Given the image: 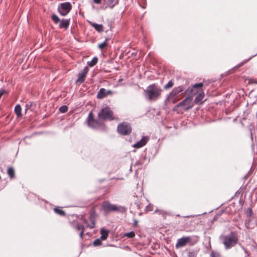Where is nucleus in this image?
<instances>
[{
    "label": "nucleus",
    "mask_w": 257,
    "mask_h": 257,
    "mask_svg": "<svg viewBox=\"0 0 257 257\" xmlns=\"http://www.w3.org/2000/svg\"><path fill=\"white\" fill-rule=\"evenodd\" d=\"M193 99V96L188 94L187 97L181 102L178 104V107L184 106L186 110H188L192 108V104L191 102Z\"/></svg>",
    "instance_id": "nucleus-11"
},
{
    "label": "nucleus",
    "mask_w": 257,
    "mask_h": 257,
    "mask_svg": "<svg viewBox=\"0 0 257 257\" xmlns=\"http://www.w3.org/2000/svg\"><path fill=\"white\" fill-rule=\"evenodd\" d=\"M54 210L55 213L61 216H65L66 215L65 212L60 208H55Z\"/></svg>",
    "instance_id": "nucleus-26"
},
{
    "label": "nucleus",
    "mask_w": 257,
    "mask_h": 257,
    "mask_svg": "<svg viewBox=\"0 0 257 257\" xmlns=\"http://www.w3.org/2000/svg\"><path fill=\"white\" fill-rule=\"evenodd\" d=\"M162 92V89L157 84L153 83L144 90V95L147 100L155 101L161 97Z\"/></svg>",
    "instance_id": "nucleus-1"
},
{
    "label": "nucleus",
    "mask_w": 257,
    "mask_h": 257,
    "mask_svg": "<svg viewBox=\"0 0 257 257\" xmlns=\"http://www.w3.org/2000/svg\"><path fill=\"white\" fill-rule=\"evenodd\" d=\"M108 39H105V41L103 43L100 44L98 45V48L100 50H102L105 47H106L108 45Z\"/></svg>",
    "instance_id": "nucleus-29"
},
{
    "label": "nucleus",
    "mask_w": 257,
    "mask_h": 257,
    "mask_svg": "<svg viewBox=\"0 0 257 257\" xmlns=\"http://www.w3.org/2000/svg\"><path fill=\"white\" fill-rule=\"evenodd\" d=\"M89 23L90 25L98 32H102L103 31V27L102 25L94 23L91 22H89Z\"/></svg>",
    "instance_id": "nucleus-19"
},
{
    "label": "nucleus",
    "mask_w": 257,
    "mask_h": 257,
    "mask_svg": "<svg viewBox=\"0 0 257 257\" xmlns=\"http://www.w3.org/2000/svg\"><path fill=\"white\" fill-rule=\"evenodd\" d=\"M238 241V238L234 232H231L227 235L225 236L223 244L226 249H228L236 244Z\"/></svg>",
    "instance_id": "nucleus-6"
},
{
    "label": "nucleus",
    "mask_w": 257,
    "mask_h": 257,
    "mask_svg": "<svg viewBox=\"0 0 257 257\" xmlns=\"http://www.w3.org/2000/svg\"><path fill=\"white\" fill-rule=\"evenodd\" d=\"M240 246H241V247L242 248V249L245 251L246 252V249H245V248L242 246L240 244H239Z\"/></svg>",
    "instance_id": "nucleus-40"
},
{
    "label": "nucleus",
    "mask_w": 257,
    "mask_h": 257,
    "mask_svg": "<svg viewBox=\"0 0 257 257\" xmlns=\"http://www.w3.org/2000/svg\"><path fill=\"white\" fill-rule=\"evenodd\" d=\"M148 141V139L147 137H143L141 140L138 142H137L136 143H135L133 147L134 148L139 149L140 148L143 146H144L147 143Z\"/></svg>",
    "instance_id": "nucleus-17"
},
{
    "label": "nucleus",
    "mask_w": 257,
    "mask_h": 257,
    "mask_svg": "<svg viewBox=\"0 0 257 257\" xmlns=\"http://www.w3.org/2000/svg\"><path fill=\"white\" fill-rule=\"evenodd\" d=\"M97 62L98 58L96 57H94L91 61L87 62V63L90 67H93L96 64Z\"/></svg>",
    "instance_id": "nucleus-25"
},
{
    "label": "nucleus",
    "mask_w": 257,
    "mask_h": 257,
    "mask_svg": "<svg viewBox=\"0 0 257 257\" xmlns=\"http://www.w3.org/2000/svg\"><path fill=\"white\" fill-rule=\"evenodd\" d=\"M123 237H127L129 238H132L135 236V232L133 231H130L127 233H124Z\"/></svg>",
    "instance_id": "nucleus-27"
},
{
    "label": "nucleus",
    "mask_w": 257,
    "mask_h": 257,
    "mask_svg": "<svg viewBox=\"0 0 257 257\" xmlns=\"http://www.w3.org/2000/svg\"><path fill=\"white\" fill-rule=\"evenodd\" d=\"M165 104L169 108L175 110L177 108V88H174L168 95L165 100Z\"/></svg>",
    "instance_id": "nucleus-3"
},
{
    "label": "nucleus",
    "mask_w": 257,
    "mask_h": 257,
    "mask_svg": "<svg viewBox=\"0 0 257 257\" xmlns=\"http://www.w3.org/2000/svg\"><path fill=\"white\" fill-rule=\"evenodd\" d=\"M192 240L191 236H184L178 239V247H183L189 243Z\"/></svg>",
    "instance_id": "nucleus-15"
},
{
    "label": "nucleus",
    "mask_w": 257,
    "mask_h": 257,
    "mask_svg": "<svg viewBox=\"0 0 257 257\" xmlns=\"http://www.w3.org/2000/svg\"><path fill=\"white\" fill-rule=\"evenodd\" d=\"M70 224L77 231L85 230V227L84 225L78 221H70Z\"/></svg>",
    "instance_id": "nucleus-16"
},
{
    "label": "nucleus",
    "mask_w": 257,
    "mask_h": 257,
    "mask_svg": "<svg viewBox=\"0 0 257 257\" xmlns=\"http://www.w3.org/2000/svg\"><path fill=\"white\" fill-rule=\"evenodd\" d=\"M51 18L55 24H57L60 23L59 25V28L64 29L66 30L69 28L70 22V19H62L60 20L59 17L55 14H53L52 15Z\"/></svg>",
    "instance_id": "nucleus-8"
},
{
    "label": "nucleus",
    "mask_w": 257,
    "mask_h": 257,
    "mask_svg": "<svg viewBox=\"0 0 257 257\" xmlns=\"http://www.w3.org/2000/svg\"><path fill=\"white\" fill-rule=\"evenodd\" d=\"M117 130L119 134L123 136H128L131 133L132 128L130 123L123 122L118 125Z\"/></svg>",
    "instance_id": "nucleus-9"
},
{
    "label": "nucleus",
    "mask_w": 257,
    "mask_h": 257,
    "mask_svg": "<svg viewBox=\"0 0 257 257\" xmlns=\"http://www.w3.org/2000/svg\"><path fill=\"white\" fill-rule=\"evenodd\" d=\"M246 175L244 176V179H246Z\"/></svg>",
    "instance_id": "nucleus-43"
},
{
    "label": "nucleus",
    "mask_w": 257,
    "mask_h": 257,
    "mask_svg": "<svg viewBox=\"0 0 257 257\" xmlns=\"http://www.w3.org/2000/svg\"><path fill=\"white\" fill-rule=\"evenodd\" d=\"M250 136H251V139H252V136L251 134H250Z\"/></svg>",
    "instance_id": "nucleus-42"
},
{
    "label": "nucleus",
    "mask_w": 257,
    "mask_h": 257,
    "mask_svg": "<svg viewBox=\"0 0 257 257\" xmlns=\"http://www.w3.org/2000/svg\"><path fill=\"white\" fill-rule=\"evenodd\" d=\"M180 81L182 82V84L178 86V94L180 92L181 94L186 93L192 95L193 96L197 94L198 92L197 89L201 88L203 86L202 82H199L194 84L192 87L186 89V86L188 83V81L183 78H178V81Z\"/></svg>",
    "instance_id": "nucleus-2"
},
{
    "label": "nucleus",
    "mask_w": 257,
    "mask_h": 257,
    "mask_svg": "<svg viewBox=\"0 0 257 257\" xmlns=\"http://www.w3.org/2000/svg\"><path fill=\"white\" fill-rule=\"evenodd\" d=\"M112 94V91L111 90H106L105 88H101L97 94V98L98 99H103L107 95Z\"/></svg>",
    "instance_id": "nucleus-13"
},
{
    "label": "nucleus",
    "mask_w": 257,
    "mask_h": 257,
    "mask_svg": "<svg viewBox=\"0 0 257 257\" xmlns=\"http://www.w3.org/2000/svg\"><path fill=\"white\" fill-rule=\"evenodd\" d=\"M85 230L81 231L79 233V237L81 239H83L84 236V232Z\"/></svg>",
    "instance_id": "nucleus-38"
},
{
    "label": "nucleus",
    "mask_w": 257,
    "mask_h": 257,
    "mask_svg": "<svg viewBox=\"0 0 257 257\" xmlns=\"http://www.w3.org/2000/svg\"><path fill=\"white\" fill-rule=\"evenodd\" d=\"M81 220L86 224V226H87V224H89L88 222V220L85 218L84 216H83V215L81 216Z\"/></svg>",
    "instance_id": "nucleus-35"
},
{
    "label": "nucleus",
    "mask_w": 257,
    "mask_h": 257,
    "mask_svg": "<svg viewBox=\"0 0 257 257\" xmlns=\"http://www.w3.org/2000/svg\"><path fill=\"white\" fill-rule=\"evenodd\" d=\"M101 240L99 238H97L96 239H95L93 242V244L94 245V246H99L101 244Z\"/></svg>",
    "instance_id": "nucleus-33"
},
{
    "label": "nucleus",
    "mask_w": 257,
    "mask_h": 257,
    "mask_svg": "<svg viewBox=\"0 0 257 257\" xmlns=\"http://www.w3.org/2000/svg\"><path fill=\"white\" fill-rule=\"evenodd\" d=\"M188 256V257H195V253L193 251H189Z\"/></svg>",
    "instance_id": "nucleus-37"
},
{
    "label": "nucleus",
    "mask_w": 257,
    "mask_h": 257,
    "mask_svg": "<svg viewBox=\"0 0 257 257\" xmlns=\"http://www.w3.org/2000/svg\"><path fill=\"white\" fill-rule=\"evenodd\" d=\"M119 0H107L106 5L110 9H113L114 7L118 4Z\"/></svg>",
    "instance_id": "nucleus-20"
},
{
    "label": "nucleus",
    "mask_w": 257,
    "mask_h": 257,
    "mask_svg": "<svg viewBox=\"0 0 257 257\" xmlns=\"http://www.w3.org/2000/svg\"><path fill=\"white\" fill-rule=\"evenodd\" d=\"M109 231L106 229H104L103 228H102L100 230V234L101 236L100 238L104 240L107 239L108 236Z\"/></svg>",
    "instance_id": "nucleus-21"
},
{
    "label": "nucleus",
    "mask_w": 257,
    "mask_h": 257,
    "mask_svg": "<svg viewBox=\"0 0 257 257\" xmlns=\"http://www.w3.org/2000/svg\"><path fill=\"white\" fill-rule=\"evenodd\" d=\"M67 110H68V107L66 105H63V106L60 107V108H59V111L62 113H65V112H67Z\"/></svg>",
    "instance_id": "nucleus-31"
},
{
    "label": "nucleus",
    "mask_w": 257,
    "mask_h": 257,
    "mask_svg": "<svg viewBox=\"0 0 257 257\" xmlns=\"http://www.w3.org/2000/svg\"><path fill=\"white\" fill-rule=\"evenodd\" d=\"M22 108L20 104H17L15 107V112L18 117H20L22 115Z\"/></svg>",
    "instance_id": "nucleus-22"
},
{
    "label": "nucleus",
    "mask_w": 257,
    "mask_h": 257,
    "mask_svg": "<svg viewBox=\"0 0 257 257\" xmlns=\"http://www.w3.org/2000/svg\"><path fill=\"white\" fill-rule=\"evenodd\" d=\"M253 212L250 208H248L246 211V214L247 217H250L252 216Z\"/></svg>",
    "instance_id": "nucleus-32"
},
{
    "label": "nucleus",
    "mask_w": 257,
    "mask_h": 257,
    "mask_svg": "<svg viewBox=\"0 0 257 257\" xmlns=\"http://www.w3.org/2000/svg\"><path fill=\"white\" fill-rule=\"evenodd\" d=\"M154 212L158 213L159 215H161L163 217V218H165L167 215V213L163 210H159L156 209Z\"/></svg>",
    "instance_id": "nucleus-30"
},
{
    "label": "nucleus",
    "mask_w": 257,
    "mask_h": 257,
    "mask_svg": "<svg viewBox=\"0 0 257 257\" xmlns=\"http://www.w3.org/2000/svg\"><path fill=\"white\" fill-rule=\"evenodd\" d=\"M137 223H138L137 221H136H136H135V224H137Z\"/></svg>",
    "instance_id": "nucleus-41"
},
{
    "label": "nucleus",
    "mask_w": 257,
    "mask_h": 257,
    "mask_svg": "<svg viewBox=\"0 0 257 257\" xmlns=\"http://www.w3.org/2000/svg\"><path fill=\"white\" fill-rule=\"evenodd\" d=\"M174 84V82L171 80L167 83V84L164 85V89L165 90L169 89L173 86Z\"/></svg>",
    "instance_id": "nucleus-28"
},
{
    "label": "nucleus",
    "mask_w": 257,
    "mask_h": 257,
    "mask_svg": "<svg viewBox=\"0 0 257 257\" xmlns=\"http://www.w3.org/2000/svg\"><path fill=\"white\" fill-rule=\"evenodd\" d=\"M153 210V206L151 204L148 205L145 208V211L146 212L151 211Z\"/></svg>",
    "instance_id": "nucleus-34"
},
{
    "label": "nucleus",
    "mask_w": 257,
    "mask_h": 257,
    "mask_svg": "<svg viewBox=\"0 0 257 257\" xmlns=\"http://www.w3.org/2000/svg\"><path fill=\"white\" fill-rule=\"evenodd\" d=\"M101 120L96 119L93 117L92 111H90L87 118L88 125L94 129H97L101 127H105L104 124L100 121Z\"/></svg>",
    "instance_id": "nucleus-7"
},
{
    "label": "nucleus",
    "mask_w": 257,
    "mask_h": 257,
    "mask_svg": "<svg viewBox=\"0 0 257 257\" xmlns=\"http://www.w3.org/2000/svg\"><path fill=\"white\" fill-rule=\"evenodd\" d=\"M204 96V93L202 91H198V93L196 95L194 102L196 104L200 103Z\"/></svg>",
    "instance_id": "nucleus-18"
},
{
    "label": "nucleus",
    "mask_w": 257,
    "mask_h": 257,
    "mask_svg": "<svg viewBox=\"0 0 257 257\" xmlns=\"http://www.w3.org/2000/svg\"><path fill=\"white\" fill-rule=\"evenodd\" d=\"M96 214L94 211L91 212L89 216V219L90 221L89 224H87V227L89 228H94L95 227Z\"/></svg>",
    "instance_id": "nucleus-14"
},
{
    "label": "nucleus",
    "mask_w": 257,
    "mask_h": 257,
    "mask_svg": "<svg viewBox=\"0 0 257 257\" xmlns=\"http://www.w3.org/2000/svg\"><path fill=\"white\" fill-rule=\"evenodd\" d=\"M72 5L69 2H64L60 4L57 8L59 14L62 16H66L71 10Z\"/></svg>",
    "instance_id": "nucleus-10"
},
{
    "label": "nucleus",
    "mask_w": 257,
    "mask_h": 257,
    "mask_svg": "<svg viewBox=\"0 0 257 257\" xmlns=\"http://www.w3.org/2000/svg\"><path fill=\"white\" fill-rule=\"evenodd\" d=\"M102 0H93V2L96 4H100Z\"/></svg>",
    "instance_id": "nucleus-39"
},
{
    "label": "nucleus",
    "mask_w": 257,
    "mask_h": 257,
    "mask_svg": "<svg viewBox=\"0 0 257 257\" xmlns=\"http://www.w3.org/2000/svg\"><path fill=\"white\" fill-rule=\"evenodd\" d=\"M257 55V53L254 54V55L251 56L248 59L244 60L242 62L239 63V64L237 65L236 66L234 67V68H238L240 67H241L244 64L248 62L249 60H250L251 58L255 57Z\"/></svg>",
    "instance_id": "nucleus-24"
},
{
    "label": "nucleus",
    "mask_w": 257,
    "mask_h": 257,
    "mask_svg": "<svg viewBox=\"0 0 257 257\" xmlns=\"http://www.w3.org/2000/svg\"><path fill=\"white\" fill-rule=\"evenodd\" d=\"M102 208L105 213H108L110 212H125L126 209L125 207L117 206L115 205L110 203L107 201H104L101 205Z\"/></svg>",
    "instance_id": "nucleus-4"
},
{
    "label": "nucleus",
    "mask_w": 257,
    "mask_h": 257,
    "mask_svg": "<svg viewBox=\"0 0 257 257\" xmlns=\"http://www.w3.org/2000/svg\"><path fill=\"white\" fill-rule=\"evenodd\" d=\"M89 71L88 67L86 66L84 69L78 74V78L76 80L77 83H83L85 80V77Z\"/></svg>",
    "instance_id": "nucleus-12"
},
{
    "label": "nucleus",
    "mask_w": 257,
    "mask_h": 257,
    "mask_svg": "<svg viewBox=\"0 0 257 257\" xmlns=\"http://www.w3.org/2000/svg\"><path fill=\"white\" fill-rule=\"evenodd\" d=\"M7 173L11 178H14L15 176V172L13 168L9 167L8 169Z\"/></svg>",
    "instance_id": "nucleus-23"
},
{
    "label": "nucleus",
    "mask_w": 257,
    "mask_h": 257,
    "mask_svg": "<svg viewBox=\"0 0 257 257\" xmlns=\"http://www.w3.org/2000/svg\"><path fill=\"white\" fill-rule=\"evenodd\" d=\"M210 256L211 257H218V254L214 251H212Z\"/></svg>",
    "instance_id": "nucleus-36"
},
{
    "label": "nucleus",
    "mask_w": 257,
    "mask_h": 257,
    "mask_svg": "<svg viewBox=\"0 0 257 257\" xmlns=\"http://www.w3.org/2000/svg\"><path fill=\"white\" fill-rule=\"evenodd\" d=\"M97 117L101 120H112L115 119L113 111L107 106L101 109L98 113Z\"/></svg>",
    "instance_id": "nucleus-5"
}]
</instances>
